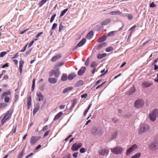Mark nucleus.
Listing matches in <instances>:
<instances>
[{
  "label": "nucleus",
  "instance_id": "obj_49",
  "mask_svg": "<svg viewBox=\"0 0 158 158\" xmlns=\"http://www.w3.org/2000/svg\"><path fill=\"white\" fill-rule=\"evenodd\" d=\"M56 15L55 14V15H52L51 17V19H50V22L51 23H52L53 22V21L54 20Z\"/></svg>",
  "mask_w": 158,
  "mask_h": 158
},
{
  "label": "nucleus",
  "instance_id": "obj_38",
  "mask_svg": "<svg viewBox=\"0 0 158 158\" xmlns=\"http://www.w3.org/2000/svg\"><path fill=\"white\" fill-rule=\"evenodd\" d=\"M141 156L140 153H137L135 155L132 156L131 158H139Z\"/></svg>",
  "mask_w": 158,
  "mask_h": 158
},
{
  "label": "nucleus",
  "instance_id": "obj_51",
  "mask_svg": "<svg viewBox=\"0 0 158 158\" xmlns=\"http://www.w3.org/2000/svg\"><path fill=\"white\" fill-rule=\"evenodd\" d=\"M156 6V5L153 2H152L150 4V7H154Z\"/></svg>",
  "mask_w": 158,
  "mask_h": 158
},
{
  "label": "nucleus",
  "instance_id": "obj_39",
  "mask_svg": "<svg viewBox=\"0 0 158 158\" xmlns=\"http://www.w3.org/2000/svg\"><path fill=\"white\" fill-rule=\"evenodd\" d=\"M64 29L65 27L64 26H63L61 24H60L59 29V31H60L61 30H64Z\"/></svg>",
  "mask_w": 158,
  "mask_h": 158
},
{
  "label": "nucleus",
  "instance_id": "obj_2",
  "mask_svg": "<svg viewBox=\"0 0 158 158\" xmlns=\"http://www.w3.org/2000/svg\"><path fill=\"white\" fill-rule=\"evenodd\" d=\"M158 116V110L155 109L153 110L149 114V118L151 121H154L156 119L157 116Z\"/></svg>",
  "mask_w": 158,
  "mask_h": 158
},
{
  "label": "nucleus",
  "instance_id": "obj_34",
  "mask_svg": "<svg viewBox=\"0 0 158 158\" xmlns=\"http://www.w3.org/2000/svg\"><path fill=\"white\" fill-rule=\"evenodd\" d=\"M15 101L16 102L19 99V92H17L15 93Z\"/></svg>",
  "mask_w": 158,
  "mask_h": 158
},
{
  "label": "nucleus",
  "instance_id": "obj_19",
  "mask_svg": "<svg viewBox=\"0 0 158 158\" xmlns=\"http://www.w3.org/2000/svg\"><path fill=\"white\" fill-rule=\"evenodd\" d=\"M24 63V61L23 60H20L19 62V70L20 73H21L22 72V68L23 64Z\"/></svg>",
  "mask_w": 158,
  "mask_h": 158
},
{
  "label": "nucleus",
  "instance_id": "obj_59",
  "mask_svg": "<svg viewBox=\"0 0 158 158\" xmlns=\"http://www.w3.org/2000/svg\"><path fill=\"white\" fill-rule=\"evenodd\" d=\"M34 42V40H32L31 41V43L29 44V46H28V47H31L32 45L33 44Z\"/></svg>",
  "mask_w": 158,
  "mask_h": 158
},
{
  "label": "nucleus",
  "instance_id": "obj_60",
  "mask_svg": "<svg viewBox=\"0 0 158 158\" xmlns=\"http://www.w3.org/2000/svg\"><path fill=\"white\" fill-rule=\"evenodd\" d=\"M43 32H40V33H39L38 34H37L36 36V38H37L39 37L41 34H43Z\"/></svg>",
  "mask_w": 158,
  "mask_h": 158
},
{
  "label": "nucleus",
  "instance_id": "obj_30",
  "mask_svg": "<svg viewBox=\"0 0 158 158\" xmlns=\"http://www.w3.org/2000/svg\"><path fill=\"white\" fill-rule=\"evenodd\" d=\"M83 84V82L82 80L79 81L75 85V87H79L82 85Z\"/></svg>",
  "mask_w": 158,
  "mask_h": 158
},
{
  "label": "nucleus",
  "instance_id": "obj_27",
  "mask_svg": "<svg viewBox=\"0 0 158 158\" xmlns=\"http://www.w3.org/2000/svg\"><path fill=\"white\" fill-rule=\"evenodd\" d=\"M93 34L94 33L93 31H90L87 35L86 38L89 40L92 37L93 35Z\"/></svg>",
  "mask_w": 158,
  "mask_h": 158
},
{
  "label": "nucleus",
  "instance_id": "obj_29",
  "mask_svg": "<svg viewBox=\"0 0 158 158\" xmlns=\"http://www.w3.org/2000/svg\"><path fill=\"white\" fill-rule=\"evenodd\" d=\"M40 109V106L38 105L35 106L34 109L33 110V114H35Z\"/></svg>",
  "mask_w": 158,
  "mask_h": 158
},
{
  "label": "nucleus",
  "instance_id": "obj_28",
  "mask_svg": "<svg viewBox=\"0 0 158 158\" xmlns=\"http://www.w3.org/2000/svg\"><path fill=\"white\" fill-rule=\"evenodd\" d=\"M73 89V87H67L63 90V93L64 94L66 93L68 91L71 90Z\"/></svg>",
  "mask_w": 158,
  "mask_h": 158
},
{
  "label": "nucleus",
  "instance_id": "obj_37",
  "mask_svg": "<svg viewBox=\"0 0 158 158\" xmlns=\"http://www.w3.org/2000/svg\"><path fill=\"white\" fill-rule=\"evenodd\" d=\"M76 102H77V99L76 98H75L73 100L72 105L70 108V110H71L75 106L76 104Z\"/></svg>",
  "mask_w": 158,
  "mask_h": 158
},
{
  "label": "nucleus",
  "instance_id": "obj_15",
  "mask_svg": "<svg viewBox=\"0 0 158 158\" xmlns=\"http://www.w3.org/2000/svg\"><path fill=\"white\" fill-rule=\"evenodd\" d=\"M111 19H110L108 18L102 21L101 23V25H106L111 22Z\"/></svg>",
  "mask_w": 158,
  "mask_h": 158
},
{
  "label": "nucleus",
  "instance_id": "obj_26",
  "mask_svg": "<svg viewBox=\"0 0 158 158\" xmlns=\"http://www.w3.org/2000/svg\"><path fill=\"white\" fill-rule=\"evenodd\" d=\"M106 39V35H103L101 37L99 38L98 40V41L99 43H101L105 41Z\"/></svg>",
  "mask_w": 158,
  "mask_h": 158
},
{
  "label": "nucleus",
  "instance_id": "obj_25",
  "mask_svg": "<svg viewBox=\"0 0 158 158\" xmlns=\"http://www.w3.org/2000/svg\"><path fill=\"white\" fill-rule=\"evenodd\" d=\"M57 81V80L55 78H50L48 79V81L51 84L55 83Z\"/></svg>",
  "mask_w": 158,
  "mask_h": 158
},
{
  "label": "nucleus",
  "instance_id": "obj_50",
  "mask_svg": "<svg viewBox=\"0 0 158 158\" xmlns=\"http://www.w3.org/2000/svg\"><path fill=\"white\" fill-rule=\"evenodd\" d=\"M50 131V130L47 131L44 134V137H45L48 135Z\"/></svg>",
  "mask_w": 158,
  "mask_h": 158
},
{
  "label": "nucleus",
  "instance_id": "obj_20",
  "mask_svg": "<svg viewBox=\"0 0 158 158\" xmlns=\"http://www.w3.org/2000/svg\"><path fill=\"white\" fill-rule=\"evenodd\" d=\"M122 14V13L119 11H112L110 12L109 13V14L111 15H120Z\"/></svg>",
  "mask_w": 158,
  "mask_h": 158
},
{
  "label": "nucleus",
  "instance_id": "obj_61",
  "mask_svg": "<svg viewBox=\"0 0 158 158\" xmlns=\"http://www.w3.org/2000/svg\"><path fill=\"white\" fill-rule=\"evenodd\" d=\"M65 107V105H61L60 106V109H63Z\"/></svg>",
  "mask_w": 158,
  "mask_h": 158
},
{
  "label": "nucleus",
  "instance_id": "obj_52",
  "mask_svg": "<svg viewBox=\"0 0 158 158\" xmlns=\"http://www.w3.org/2000/svg\"><path fill=\"white\" fill-rule=\"evenodd\" d=\"M57 26V24L56 23H54L52 25V29H55V28Z\"/></svg>",
  "mask_w": 158,
  "mask_h": 158
},
{
  "label": "nucleus",
  "instance_id": "obj_31",
  "mask_svg": "<svg viewBox=\"0 0 158 158\" xmlns=\"http://www.w3.org/2000/svg\"><path fill=\"white\" fill-rule=\"evenodd\" d=\"M107 55V54L105 53H103L102 54H100L98 55L97 58L98 59H101L103 57H105Z\"/></svg>",
  "mask_w": 158,
  "mask_h": 158
},
{
  "label": "nucleus",
  "instance_id": "obj_24",
  "mask_svg": "<svg viewBox=\"0 0 158 158\" xmlns=\"http://www.w3.org/2000/svg\"><path fill=\"white\" fill-rule=\"evenodd\" d=\"M63 114V113L62 112H60L58 114H57L54 117L53 120L56 121L57 119H58L60 118V117Z\"/></svg>",
  "mask_w": 158,
  "mask_h": 158
},
{
  "label": "nucleus",
  "instance_id": "obj_23",
  "mask_svg": "<svg viewBox=\"0 0 158 158\" xmlns=\"http://www.w3.org/2000/svg\"><path fill=\"white\" fill-rule=\"evenodd\" d=\"M142 85L144 87H147L151 86L152 84L148 82L144 81L142 82Z\"/></svg>",
  "mask_w": 158,
  "mask_h": 158
},
{
  "label": "nucleus",
  "instance_id": "obj_45",
  "mask_svg": "<svg viewBox=\"0 0 158 158\" xmlns=\"http://www.w3.org/2000/svg\"><path fill=\"white\" fill-rule=\"evenodd\" d=\"M4 97V101L6 103L9 102L10 100V98L8 97Z\"/></svg>",
  "mask_w": 158,
  "mask_h": 158
},
{
  "label": "nucleus",
  "instance_id": "obj_56",
  "mask_svg": "<svg viewBox=\"0 0 158 158\" xmlns=\"http://www.w3.org/2000/svg\"><path fill=\"white\" fill-rule=\"evenodd\" d=\"M87 94H82L81 96V98H86L87 96Z\"/></svg>",
  "mask_w": 158,
  "mask_h": 158
},
{
  "label": "nucleus",
  "instance_id": "obj_53",
  "mask_svg": "<svg viewBox=\"0 0 158 158\" xmlns=\"http://www.w3.org/2000/svg\"><path fill=\"white\" fill-rule=\"evenodd\" d=\"M48 129V125H46V126H44L43 127V128L42 129V130L43 131H45L46 130H47Z\"/></svg>",
  "mask_w": 158,
  "mask_h": 158
},
{
  "label": "nucleus",
  "instance_id": "obj_48",
  "mask_svg": "<svg viewBox=\"0 0 158 158\" xmlns=\"http://www.w3.org/2000/svg\"><path fill=\"white\" fill-rule=\"evenodd\" d=\"M89 58H88L86 60V61L85 64V65H86V66H87L89 65Z\"/></svg>",
  "mask_w": 158,
  "mask_h": 158
},
{
  "label": "nucleus",
  "instance_id": "obj_3",
  "mask_svg": "<svg viewBox=\"0 0 158 158\" xmlns=\"http://www.w3.org/2000/svg\"><path fill=\"white\" fill-rule=\"evenodd\" d=\"M144 101L142 99H138L136 100L135 102L134 106L137 108H142L144 105Z\"/></svg>",
  "mask_w": 158,
  "mask_h": 158
},
{
  "label": "nucleus",
  "instance_id": "obj_57",
  "mask_svg": "<svg viewBox=\"0 0 158 158\" xmlns=\"http://www.w3.org/2000/svg\"><path fill=\"white\" fill-rule=\"evenodd\" d=\"M128 19L129 20H131L133 18V16L131 15H128Z\"/></svg>",
  "mask_w": 158,
  "mask_h": 158
},
{
  "label": "nucleus",
  "instance_id": "obj_8",
  "mask_svg": "<svg viewBox=\"0 0 158 158\" xmlns=\"http://www.w3.org/2000/svg\"><path fill=\"white\" fill-rule=\"evenodd\" d=\"M82 144L80 143H76L73 144L72 146L71 149L73 151H75L78 150V148H80Z\"/></svg>",
  "mask_w": 158,
  "mask_h": 158
},
{
  "label": "nucleus",
  "instance_id": "obj_9",
  "mask_svg": "<svg viewBox=\"0 0 158 158\" xmlns=\"http://www.w3.org/2000/svg\"><path fill=\"white\" fill-rule=\"evenodd\" d=\"M137 147L138 146L136 144H134L132 145L127 150L126 153L127 155H129L133 151L137 149Z\"/></svg>",
  "mask_w": 158,
  "mask_h": 158
},
{
  "label": "nucleus",
  "instance_id": "obj_22",
  "mask_svg": "<svg viewBox=\"0 0 158 158\" xmlns=\"http://www.w3.org/2000/svg\"><path fill=\"white\" fill-rule=\"evenodd\" d=\"M76 76V75L74 73H72L69 75L68 79L69 80H71L74 78Z\"/></svg>",
  "mask_w": 158,
  "mask_h": 158
},
{
  "label": "nucleus",
  "instance_id": "obj_18",
  "mask_svg": "<svg viewBox=\"0 0 158 158\" xmlns=\"http://www.w3.org/2000/svg\"><path fill=\"white\" fill-rule=\"evenodd\" d=\"M135 91V89L134 86L132 87L130 89H129L126 93V94L127 95H131Z\"/></svg>",
  "mask_w": 158,
  "mask_h": 158
},
{
  "label": "nucleus",
  "instance_id": "obj_17",
  "mask_svg": "<svg viewBox=\"0 0 158 158\" xmlns=\"http://www.w3.org/2000/svg\"><path fill=\"white\" fill-rule=\"evenodd\" d=\"M36 95L39 98L38 101H40L44 99V97L42 93L40 92H38L36 93Z\"/></svg>",
  "mask_w": 158,
  "mask_h": 158
},
{
  "label": "nucleus",
  "instance_id": "obj_47",
  "mask_svg": "<svg viewBox=\"0 0 158 158\" xmlns=\"http://www.w3.org/2000/svg\"><path fill=\"white\" fill-rule=\"evenodd\" d=\"M86 151V149L84 148H81L80 150V152L81 153H83Z\"/></svg>",
  "mask_w": 158,
  "mask_h": 158
},
{
  "label": "nucleus",
  "instance_id": "obj_35",
  "mask_svg": "<svg viewBox=\"0 0 158 158\" xmlns=\"http://www.w3.org/2000/svg\"><path fill=\"white\" fill-rule=\"evenodd\" d=\"M106 45V44L105 43H103L100 45H99L97 47V48L98 49H100L102 48L105 46Z\"/></svg>",
  "mask_w": 158,
  "mask_h": 158
},
{
  "label": "nucleus",
  "instance_id": "obj_62",
  "mask_svg": "<svg viewBox=\"0 0 158 158\" xmlns=\"http://www.w3.org/2000/svg\"><path fill=\"white\" fill-rule=\"evenodd\" d=\"M28 30V29H26L25 30H24V31H22L20 32V34H23L24 33H25L26 31H27Z\"/></svg>",
  "mask_w": 158,
  "mask_h": 158
},
{
  "label": "nucleus",
  "instance_id": "obj_64",
  "mask_svg": "<svg viewBox=\"0 0 158 158\" xmlns=\"http://www.w3.org/2000/svg\"><path fill=\"white\" fill-rule=\"evenodd\" d=\"M62 158H70V155H68L65 156H64Z\"/></svg>",
  "mask_w": 158,
  "mask_h": 158
},
{
  "label": "nucleus",
  "instance_id": "obj_5",
  "mask_svg": "<svg viewBox=\"0 0 158 158\" xmlns=\"http://www.w3.org/2000/svg\"><path fill=\"white\" fill-rule=\"evenodd\" d=\"M149 129V126L147 124H143L140 126L139 130V134H142L144 132H146Z\"/></svg>",
  "mask_w": 158,
  "mask_h": 158
},
{
  "label": "nucleus",
  "instance_id": "obj_42",
  "mask_svg": "<svg viewBox=\"0 0 158 158\" xmlns=\"http://www.w3.org/2000/svg\"><path fill=\"white\" fill-rule=\"evenodd\" d=\"M48 0H41V1L39 3V5L40 6H42L43 4L45 3Z\"/></svg>",
  "mask_w": 158,
  "mask_h": 158
},
{
  "label": "nucleus",
  "instance_id": "obj_46",
  "mask_svg": "<svg viewBox=\"0 0 158 158\" xmlns=\"http://www.w3.org/2000/svg\"><path fill=\"white\" fill-rule=\"evenodd\" d=\"M7 53L6 52H2L0 53V57H3Z\"/></svg>",
  "mask_w": 158,
  "mask_h": 158
},
{
  "label": "nucleus",
  "instance_id": "obj_55",
  "mask_svg": "<svg viewBox=\"0 0 158 158\" xmlns=\"http://www.w3.org/2000/svg\"><path fill=\"white\" fill-rule=\"evenodd\" d=\"M77 155H78V152H75L73 153V156L74 158H76L77 156Z\"/></svg>",
  "mask_w": 158,
  "mask_h": 158
},
{
  "label": "nucleus",
  "instance_id": "obj_44",
  "mask_svg": "<svg viewBox=\"0 0 158 158\" xmlns=\"http://www.w3.org/2000/svg\"><path fill=\"white\" fill-rule=\"evenodd\" d=\"M113 48L112 47H110L106 48V51L107 52H110L113 50Z\"/></svg>",
  "mask_w": 158,
  "mask_h": 158
},
{
  "label": "nucleus",
  "instance_id": "obj_1",
  "mask_svg": "<svg viewBox=\"0 0 158 158\" xmlns=\"http://www.w3.org/2000/svg\"><path fill=\"white\" fill-rule=\"evenodd\" d=\"M110 151L113 153L117 155L122 153L124 151V149L122 147L118 146L110 148Z\"/></svg>",
  "mask_w": 158,
  "mask_h": 158
},
{
  "label": "nucleus",
  "instance_id": "obj_13",
  "mask_svg": "<svg viewBox=\"0 0 158 158\" xmlns=\"http://www.w3.org/2000/svg\"><path fill=\"white\" fill-rule=\"evenodd\" d=\"M86 40L85 38H83L80 42H79L75 46L76 48L80 47L83 45L86 42Z\"/></svg>",
  "mask_w": 158,
  "mask_h": 158
},
{
  "label": "nucleus",
  "instance_id": "obj_58",
  "mask_svg": "<svg viewBox=\"0 0 158 158\" xmlns=\"http://www.w3.org/2000/svg\"><path fill=\"white\" fill-rule=\"evenodd\" d=\"M8 64L7 63L3 65L2 67V68H4L6 67H7L8 66Z\"/></svg>",
  "mask_w": 158,
  "mask_h": 158
},
{
  "label": "nucleus",
  "instance_id": "obj_54",
  "mask_svg": "<svg viewBox=\"0 0 158 158\" xmlns=\"http://www.w3.org/2000/svg\"><path fill=\"white\" fill-rule=\"evenodd\" d=\"M32 49H30L27 51L26 52V56L28 55L31 52V51Z\"/></svg>",
  "mask_w": 158,
  "mask_h": 158
},
{
  "label": "nucleus",
  "instance_id": "obj_7",
  "mask_svg": "<svg viewBox=\"0 0 158 158\" xmlns=\"http://www.w3.org/2000/svg\"><path fill=\"white\" fill-rule=\"evenodd\" d=\"M109 150L105 148L100 149L98 151V152L99 154L102 156H107L109 152Z\"/></svg>",
  "mask_w": 158,
  "mask_h": 158
},
{
  "label": "nucleus",
  "instance_id": "obj_16",
  "mask_svg": "<svg viewBox=\"0 0 158 158\" xmlns=\"http://www.w3.org/2000/svg\"><path fill=\"white\" fill-rule=\"evenodd\" d=\"M11 92L10 90H7L6 92H4L1 95L2 98H3L4 97H8V95H10L11 94Z\"/></svg>",
  "mask_w": 158,
  "mask_h": 158
},
{
  "label": "nucleus",
  "instance_id": "obj_63",
  "mask_svg": "<svg viewBox=\"0 0 158 158\" xmlns=\"http://www.w3.org/2000/svg\"><path fill=\"white\" fill-rule=\"evenodd\" d=\"M33 153H31V154H29L28 155H27L26 156V158H28L29 157H30V156H31L33 155Z\"/></svg>",
  "mask_w": 158,
  "mask_h": 158
},
{
  "label": "nucleus",
  "instance_id": "obj_40",
  "mask_svg": "<svg viewBox=\"0 0 158 158\" xmlns=\"http://www.w3.org/2000/svg\"><path fill=\"white\" fill-rule=\"evenodd\" d=\"M68 9L66 8L64 9L61 13L60 16L61 17L63 16L68 11Z\"/></svg>",
  "mask_w": 158,
  "mask_h": 158
},
{
  "label": "nucleus",
  "instance_id": "obj_11",
  "mask_svg": "<svg viewBox=\"0 0 158 158\" xmlns=\"http://www.w3.org/2000/svg\"><path fill=\"white\" fill-rule=\"evenodd\" d=\"M59 69H57L56 70H51L50 73V76H52L54 75L55 77H57L59 76Z\"/></svg>",
  "mask_w": 158,
  "mask_h": 158
},
{
  "label": "nucleus",
  "instance_id": "obj_10",
  "mask_svg": "<svg viewBox=\"0 0 158 158\" xmlns=\"http://www.w3.org/2000/svg\"><path fill=\"white\" fill-rule=\"evenodd\" d=\"M158 146L157 143L156 142H152L149 145V148L151 150H155Z\"/></svg>",
  "mask_w": 158,
  "mask_h": 158
},
{
  "label": "nucleus",
  "instance_id": "obj_12",
  "mask_svg": "<svg viewBox=\"0 0 158 158\" xmlns=\"http://www.w3.org/2000/svg\"><path fill=\"white\" fill-rule=\"evenodd\" d=\"M40 139V137L39 136H32L31 137L30 143L31 145L35 144L39 139Z\"/></svg>",
  "mask_w": 158,
  "mask_h": 158
},
{
  "label": "nucleus",
  "instance_id": "obj_36",
  "mask_svg": "<svg viewBox=\"0 0 158 158\" xmlns=\"http://www.w3.org/2000/svg\"><path fill=\"white\" fill-rule=\"evenodd\" d=\"M97 64L95 62L93 61L90 64V67L93 68H95V67L97 66Z\"/></svg>",
  "mask_w": 158,
  "mask_h": 158
},
{
  "label": "nucleus",
  "instance_id": "obj_43",
  "mask_svg": "<svg viewBox=\"0 0 158 158\" xmlns=\"http://www.w3.org/2000/svg\"><path fill=\"white\" fill-rule=\"evenodd\" d=\"M115 31H111L110 32L108 33L107 34V36H112L114 35Z\"/></svg>",
  "mask_w": 158,
  "mask_h": 158
},
{
  "label": "nucleus",
  "instance_id": "obj_14",
  "mask_svg": "<svg viewBox=\"0 0 158 158\" xmlns=\"http://www.w3.org/2000/svg\"><path fill=\"white\" fill-rule=\"evenodd\" d=\"M86 68L85 67H82L79 70L77 74L79 76L82 75L85 72Z\"/></svg>",
  "mask_w": 158,
  "mask_h": 158
},
{
  "label": "nucleus",
  "instance_id": "obj_41",
  "mask_svg": "<svg viewBox=\"0 0 158 158\" xmlns=\"http://www.w3.org/2000/svg\"><path fill=\"white\" fill-rule=\"evenodd\" d=\"M7 106V105L3 103H0V108H4Z\"/></svg>",
  "mask_w": 158,
  "mask_h": 158
},
{
  "label": "nucleus",
  "instance_id": "obj_21",
  "mask_svg": "<svg viewBox=\"0 0 158 158\" xmlns=\"http://www.w3.org/2000/svg\"><path fill=\"white\" fill-rule=\"evenodd\" d=\"M61 56L60 54H58L54 56H53L51 59V61L54 62L56 60H57L60 59Z\"/></svg>",
  "mask_w": 158,
  "mask_h": 158
},
{
  "label": "nucleus",
  "instance_id": "obj_4",
  "mask_svg": "<svg viewBox=\"0 0 158 158\" xmlns=\"http://www.w3.org/2000/svg\"><path fill=\"white\" fill-rule=\"evenodd\" d=\"M91 133L94 135H102L103 132L102 130L100 128H97L96 127H94L91 129Z\"/></svg>",
  "mask_w": 158,
  "mask_h": 158
},
{
  "label": "nucleus",
  "instance_id": "obj_33",
  "mask_svg": "<svg viewBox=\"0 0 158 158\" xmlns=\"http://www.w3.org/2000/svg\"><path fill=\"white\" fill-rule=\"evenodd\" d=\"M61 80L63 81H65L67 78V75L66 74H63L61 77Z\"/></svg>",
  "mask_w": 158,
  "mask_h": 158
},
{
  "label": "nucleus",
  "instance_id": "obj_32",
  "mask_svg": "<svg viewBox=\"0 0 158 158\" xmlns=\"http://www.w3.org/2000/svg\"><path fill=\"white\" fill-rule=\"evenodd\" d=\"M25 148H24L23 149L22 152L20 153H19L18 154V156L17 158H22V157L23 156V154L25 151Z\"/></svg>",
  "mask_w": 158,
  "mask_h": 158
},
{
  "label": "nucleus",
  "instance_id": "obj_6",
  "mask_svg": "<svg viewBox=\"0 0 158 158\" xmlns=\"http://www.w3.org/2000/svg\"><path fill=\"white\" fill-rule=\"evenodd\" d=\"M12 114V112L10 111H8L6 114L5 116L2 120V122L3 124L6 121L8 120L11 117V115Z\"/></svg>",
  "mask_w": 158,
  "mask_h": 158
}]
</instances>
